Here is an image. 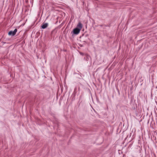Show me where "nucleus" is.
Wrapping results in <instances>:
<instances>
[{
  "label": "nucleus",
  "instance_id": "f257e3e1",
  "mask_svg": "<svg viewBox=\"0 0 157 157\" xmlns=\"http://www.w3.org/2000/svg\"><path fill=\"white\" fill-rule=\"evenodd\" d=\"M80 29H78L76 28L73 29V31L71 32V33H73V34L77 35L80 33Z\"/></svg>",
  "mask_w": 157,
  "mask_h": 157
},
{
  "label": "nucleus",
  "instance_id": "f03ea898",
  "mask_svg": "<svg viewBox=\"0 0 157 157\" xmlns=\"http://www.w3.org/2000/svg\"><path fill=\"white\" fill-rule=\"evenodd\" d=\"M17 31V29H15L13 31H10L8 33V35L10 36H14Z\"/></svg>",
  "mask_w": 157,
  "mask_h": 157
},
{
  "label": "nucleus",
  "instance_id": "7ed1b4c3",
  "mask_svg": "<svg viewBox=\"0 0 157 157\" xmlns=\"http://www.w3.org/2000/svg\"><path fill=\"white\" fill-rule=\"evenodd\" d=\"M82 27V24L81 23V22H79L77 25V28H78V29H80V30H81Z\"/></svg>",
  "mask_w": 157,
  "mask_h": 157
},
{
  "label": "nucleus",
  "instance_id": "20e7f679",
  "mask_svg": "<svg viewBox=\"0 0 157 157\" xmlns=\"http://www.w3.org/2000/svg\"><path fill=\"white\" fill-rule=\"evenodd\" d=\"M48 25V24L47 23H46L45 24H44L41 26V28L42 29H44L46 28Z\"/></svg>",
  "mask_w": 157,
  "mask_h": 157
},
{
  "label": "nucleus",
  "instance_id": "39448f33",
  "mask_svg": "<svg viewBox=\"0 0 157 157\" xmlns=\"http://www.w3.org/2000/svg\"><path fill=\"white\" fill-rule=\"evenodd\" d=\"M80 54L81 55H83V53H82L80 52Z\"/></svg>",
  "mask_w": 157,
  "mask_h": 157
},
{
  "label": "nucleus",
  "instance_id": "423d86ee",
  "mask_svg": "<svg viewBox=\"0 0 157 157\" xmlns=\"http://www.w3.org/2000/svg\"><path fill=\"white\" fill-rule=\"evenodd\" d=\"M88 56H86V58H88Z\"/></svg>",
  "mask_w": 157,
  "mask_h": 157
},
{
  "label": "nucleus",
  "instance_id": "0eeeda50",
  "mask_svg": "<svg viewBox=\"0 0 157 157\" xmlns=\"http://www.w3.org/2000/svg\"><path fill=\"white\" fill-rule=\"evenodd\" d=\"M53 31H52V32H53Z\"/></svg>",
  "mask_w": 157,
  "mask_h": 157
}]
</instances>
